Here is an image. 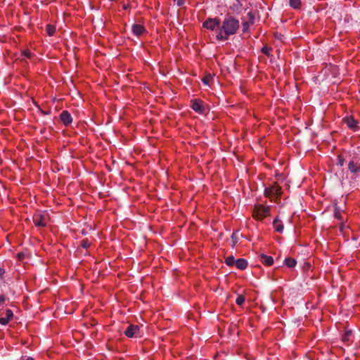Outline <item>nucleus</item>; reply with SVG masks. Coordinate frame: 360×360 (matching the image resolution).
I'll return each instance as SVG.
<instances>
[{
	"instance_id": "1",
	"label": "nucleus",
	"mask_w": 360,
	"mask_h": 360,
	"mask_svg": "<svg viewBox=\"0 0 360 360\" xmlns=\"http://www.w3.org/2000/svg\"><path fill=\"white\" fill-rule=\"evenodd\" d=\"M240 28L239 20L229 13L225 15L221 22L219 32L217 34V39L226 41L231 35L236 34Z\"/></svg>"
},
{
	"instance_id": "2",
	"label": "nucleus",
	"mask_w": 360,
	"mask_h": 360,
	"mask_svg": "<svg viewBox=\"0 0 360 360\" xmlns=\"http://www.w3.org/2000/svg\"><path fill=\"white\" fill-rule=\"evenodd\" d=\"M348 169L354 175L360 173V157L358 155L355 153L350 155Z\"/></svg>"
},
{
	"instance_id": "3",
	"label": "nucleus",
	"mask_w": 360,
	"mask_h": 360,
	"mask_svg": "<svg viewBox=\"0 0 360 360\" xmlns=\"http://www.w3.org/2000/svg\"><path fill=\"white\" fill-rule=\"evenodd\" d=\"M269 214L270 207L269 206H264L262 205H259L255 207L253 212V217L258 220H262L264 218L269 215Z\"/></svg>"
},
{
	"instance_id": "4",
	"label": "nucleus",
	"mask_w": 360,
	"mask_h": 360,
	"mask_svg": "<svg viewBox=\"0 0 360 360\" xmlns=\"http://www.w3.org/2000/svg\"><path fill=\"white\" fill-rule=\"evenodd\" d=\"M281 187L276 183H274L271 187L266 188L264 190V195L268 198H270L273 195L279 197L281 196Z\"/></svg>"
},
{
	"instance_id": "5",
	"label": "nucleus",
	"mask_w": 360,
	"mask_h": 360,
	"mask_svg": "<svg viewBox=\"0 0 360 360\" xmlns=\"http://www.w3.org/2000/svg\"><path fill=\"white\" fill-rule=\"evenodd\" d=\"M203 27L210 30H214L217 28L219 30L221 21L217 18H209L203 22Z\"/></svg>"
},
{
	"instance_id": "6",
	"label": "nucleus",
	"mask_w": 360,
	"mask_h": 360,
	"mask_svg": "<svg viewBox=\"0 0 360 360\" xmlns=\"http://www.w3.org/2000/svg\"><path fill=\"white\" fill-rule=\"evenodd\" d=\"M33 221L37 227H45L47 224V215L41 212L37 213L33 217Z\"/></svg>"
},
{
	"instance_id": "7",
	"label": "nucleus",
	"mask_w": 360,
	"mask_h": 360,
	"mask_svg": "<svg viewBox=\"0 0 360 360\" xmlns=\"http://www.w3.org/2000/svg\"><path fill=\"white\" fill-rule=\"evenodd\" d=\"M13 317L12 310L8 309L6 310L0 309V323L6 326Z\"/></svg>"
},
{
	"instance_id": "8",
	"label": "nucleus",
	"mask_w": 360,
	"mask_h": 360,
	"mask_svg": "<svg viewBox=\"0 0 360 360\" xmlns=\"http://www.w3.org/2000/svg\"><path fill=\"white\" fill-rule=\"evenodd\" d=\"M191 107L194 111L199 114H203L205 110L204 103L200 99L192 100L191 101Z\"/></svg>"
},
{
	"instance_id": "9",
	"label": "nucleus",
	"mask_w": 360,
	"mask_h": 360,
	"mask_svg": "<svg viewBox=\"0 0 360 360\" xmlns=\"http://www.w3.org/2000/svg\"><path fill=\"white\" fill-rule=\"evenodd\" d=\"M343 122L347 124L348 128L354 131H356L359 129L358 121L352 116H346L343 118Z\"/></svg>"
},
{
	"instance_id": "10",
	"label": "nucleus",
	"mask_w": 360,
	"mask_h": 360,
	"mask_svg": "<svg viewBox=\"0 0 360 360\" xmlns=\"http://www.w3.org/2000/svg\"><path fill=\"white\" fill-rule=\"evenodd\" d=\"M140 328L137 325H129L124 330V333L128 338H133L139 332Z\"/></svg>"
},
{
	"instance_id": "11",
	"label": "nucleus",
	"mask_w": 360,
	"mask_h": 360,
	"mask_svg": "<svg viewBox=\"0 0 360 360\" xmlns=\"http://www.w3.org/2000/svg\"><path fill=\"white\" fill-rule=\"evenodd\" d=\"M60 120L65 125H69L72 122L71 115L67 110H63L60 115Z\"/></svg>"
},
{
	"instance_id": "12",
	"label": "nucleus",
	"mask_w": 360,
	"mask_h": 360,
	"mask_svg": "<svg viewBox=\"0 0 360 360\" xmlns=\"http://www.w3.org/2000/svg\"><path fill=\"white\" fill-rule=\"evenodd\" d=\"M132 32L137 37L141 36L146 32L143 25L140 24H134L131 27Z\"/></svg>"
},
{
	"instance_id": "13",
	"label": "nucleus",
	"mask_w": 360,
	"mask_h": 360,
	"mask_svg": "<svg viewBox=\"0 0 360 360\" xmlns=\"http://www.w3.org/2000/svg\"><path fill=\"white\" fill-rule=\"evenodd\" d=\"M260 258H261V262L266 266H271L274 263V259L271 256H268L264 254H261Z\"/></svg>"
},
{
	"instance_id": "14",
	"label": "nucleus",
	"mask_w": 360,
	"mask_h": 360,
	"mask_svg": "<svg viewBox=\"0 0 360 360\" xmlns=\"http://www.w3.org/2000/svg\"><path fill=\"white\" fill-rule=\"evenodd\" d=\"M273 226L277 232L281 233L283 231V224L278 217H276L273 221Z\"/></svg>"
},
{
	"instance_id": "15",
	"label": "nucleus",
	"mask_w": 360,
	"mask_h": 360,
	"mask_svg": "<svg viewBox=\"0 0 360 360\" xmlns=\"http://www.w3.org/2000/svg\"><path fill=\"white\" fill-rule=\"evenodd\" d=\"M236 266L240 270H244L248 266V262L245 259H238L236 261Z\"/></svg>"
},
{
	"instance_id": "16",
	"label": "nucleus",
	"mask_w": 360,
	"mask_h": 360,
	"mask_svg": "<svg viewBox=\"0 0 360 360\" xmlns=\"http://www.w3.org/2000/svg\"><path fill=\"white\" fill-rule=\"evenodd\" d=\"M230 8L233 11L239 13L242 9V4L240 1H236V3L233 4V5L230 6Z\"/></svg>"
},
{
	"instance_id": "17",
	"label": "nucleus",
	"mask_w": 360,
	"mask_h": 360,
	"mask_svg": "<svg viewBox=\"0 0 360 360\" xmlns=\"http://www.w3.org/2000/svg\"><path fill=\"white\" fill-rule=\"evenodd\" d=\"M284 263L288 268H293L297 264V261L294 258L288 257L285 258Z\"/></svg>"
},
{
	"instance_id": "18",
	"label": "nucleus",
	"mask_w": 360,
	"mask_h": 360,
	"mask_svg": "<svg viewBox=\"0 0 360 360\" xmlns=\"http://www.w3.org/2000/svg\"><path fill=\"white\" fill-rule=\"evenodd\" d=\"M289 4L293 8L299 9L301 6V0H289Z\"/></svg>"
},
{
	"instance_id": "19",
	"label": "nucleus",
	"mask_w": 360,
	"mask_h": 360,
	"mask_svg": "<svg viewBox=\"0 0 360 360\" xmlns=\"http://www.w3.org/2000/svg\"><path fill=\"white\" fill-rule=\"evenodd\" d=\"M46 31L49 36H53L56 32V27L52 25H47Z\"/></svg>"
},
{
	"instance_id": "20",
	"label": "nucleus",
	"mask_w": 360,
	"mask_h": 360,
	"mask_svg": "<svg viewBox=\"0 0 360 360\" xmlns=\"http://www.w3.org/2000/svg\"><path fill=\"white\" fill-rule=\"evenodd\" d=\"M236 259L233 256H229L225 259V263L226 265L231 266L236 264Z\"/></svg>"
},
{
	"instance_id": "21",
	"label": "nucleus",
	"mask_w": 360,
	"mask_h": 360,
	"mask_svg": "<svg viewBox=\"0 0 360 360\" xmlns=\"http://www.w3.org/2000/svg\"><path fill=\"white\" fill-rule=\"evenodd\" d=\"M213 80V77L212 75H206L203 79H202V82L205 84H207V85H210V83L212 82Z\"/></svg>"
},
{
	"instance_id": "22",
	"label": "nucleus",
	"mask_w": 360,
	"mask_h": 360,
	"mask_svg": "<svg viewBox=\"0 0 360 360\" xmlns=\"http://www.w3.org/2000/svg\"><path fill=\"white\" fill-rule=\"evenodd\" d=\"M245 300V297L242 295H239L236 300V303L239 306H242L244 304Z\"/></svg>"
},
{
	"instance_id": "23",
	"label": "nucleus",
	"mask_w": 360,
	"mask_h": 360,
	"mask_svg": "<svg viewBox=\"0 0 360 360\" xmlns=\"http://www.w3.org/2000/svg\"><path fill=\"white\" fill-rule=\"evenodd\" d=\"M334 217H335V218H336L338 219H340V220L342 219V214L340 212V210L338 207H335Z\"/></svg>"
},
{
	"instance_id": "24",
	"label": "nucleus",
	"mask_w": 360,
	"mask_h": 360,
	"mask_svg": "<svg viewBox=\"0 0 360 360\" xmlns=\"http://www.w3.org/2000/svg\"><path fill=\"white\" fill-rule=\"evenodd\" d=\"M81 246L84 248H87L90 246V242L88 239H84L81 241Z\"/></svg>"
},
{
	"instance_id": "25",
	"label": "nucleus",
	"mask_w": 360,
	"mask_h": 360,
	"mask_svg": "<svg viewBox=\"0 0 360 360\" xmlns=\"http://www.w3.org/2000/svg\"><path fill=\"white\" fill-rule=\"evenodd\" d=\"M271 48L270 47H268V46H264L262 49V52L266 55V56H269V53L270 51H271Z\"/></svg>"
},
{
	"instance_id": "26",
	"label": "nucleus",
	"mask_w": 360,
	"mask_h": 360,
	"mask_svg": "<svg viewBox=\"0 0 360 360\" xmlns=\"http://www.w3.org/2000/svg\"><path fill=\"white\" fill-rule=\"evenodd\" d=\"M338 165H340V166H343L344 163H345V158L342 155H339L338 156Z\"/></svg>"
},
{
	"instance_id": "27",
	"label": "nucleus",
	"mask_w": 360,
	"mask_h": 360,
	"mask_svg": "<svg viewBox=\"0 0 360 360\" xmlns=\"http://www.w3.org/2000/svg\"><path fill=\"white\" fill-rule=\"evenodd\" d=\"M242 25H243V32H246L248 29H249V26H250V24L248 22L245 21V22H243L242 23Z\"/></svg>"
},
{
	"instance_id": "28",
	"label": "nucleus",
	"mask_w": 360,
	"mask_h": 360,
	"mask_svg": "<svg viewBox=\"0 0 360 360\" xmlns=\"http://www.w3.org/2000/svg\"><path fill=\"white\" fill-rule=\"evenodd\" d=\"M231 239L233 240V245H235L238 243L237 233L234 232L232 233Z\"/></svg>"
},
{
	"instance_id": "29",
	"label": "nucleus",
	"mask_w": 360,
	"mask_h": 360,
	"mask_svg": "<svg viewBox=\"0 0 360 360\" xmlns=\"http://www.w3.org/2000/svg\"><path fill=\"white\" fill-rule=\"evenodd\" d=\"M350 335H351V332H350V331H347V332H346V333L344 334L343 337H342V340H343L344 341H347V340H349V337Z\"/></svg>"
},
{
	"instance_id": "30",
	"label": "nucleus",
	"mask_w": 360,
	"mask_h": 360,
	"mask_svg": "<svg viewBox=\"0 0 360 360\" xmlns=\"http://www.w3.org/2000/svg\"><path fill=\"white\" fill-rule=\"evenodd\" d=\"M17 257H18V260L21 261L25 259V254L24 252H18L17 254Z\"/></svg>"
},
{
	"instance_id": "31",
	"label": "nucleus",
	"mask_w": 360,
	"mask_h": 360,
	"mask_svg": "<svg viewBox=\"0 0 360 360\" xmlns=\"http://www.w3.org/2000/svg\"><path fill=\"white\" fill-rule=\"evenodd\" d=\"M248 16L250 19V20H251V23L252 24L253 23V21H254V19H255V15L254 14L250 11L248 13Z\"/></svg>"
},
{
	"instance_id": "32",
	"label": "nucleus",
	"mask_w": 360,
	"mask_h": 360,
	"mask_svg": "<svg viewBox=\"0 0 360 360\" xmlns=\"http://www.w3.org/2000/svg\"><path fill=\"white\" fill-rule=\"evenodd\" d=\"M6 301V297L4 295H0V306L3 305Z\"/></svg>"
},
{
	"instance_id": "33",
	"label": "nucleus",
	"mask_w": 360,
	"mask_h": 360,
	"mask_svg": "<svg viewBox=\"0 0 360 360\" xmlns=\"http://www.w3.org/2000/svg\"><path fill=\"white\" fill-rule=\"evenodd\" d=\"M185 4V0H177L176 4L178 6H181Z\"/></svg>"
},
{
	"instance_id": "34",
	"label": "nucleus",
	"mask_w": 360,
	"mask_h": 360,
	"mask_svg": "<svg viewBox=\"0 0 360 360\" xmlns=\"http://www.w3.org/2000/svg\"><path fill=\"white\" fill-rule=\"evenodd\" d=\"M24 55L27 58H31L32 53L30 51H25Z\"/></svg>"
},
{
	"instance_id": "35",
	"label": "nucleus",
	"mask_w": 360,
	"mask_h": 360,
	"mask_svg": "<svg viewBox=\"0 0 360 360\" xmlns=\"http://www.w3.org/2000/svg\"><path fill=\"white\" fill-rule=\"evenodd\" d=\"M5 273V270L3 268H0V276H3Z\"/></svg>"
},
{
	"instance_id": "36",
	"label": "nucleus",
	"mask_w": 360,
	"mask_h": 360,
	"mask_svg": "<svg viewBox=\"0 0 360 360\" xmlns=\"http://www.w3.org/2000/svg\"><path fill=\"white\" fill-rule=\"evenodd\" d=\"M22 360H34V359L32 357H27L26 359H22Z\"/></svg>"
}]
</instances>
